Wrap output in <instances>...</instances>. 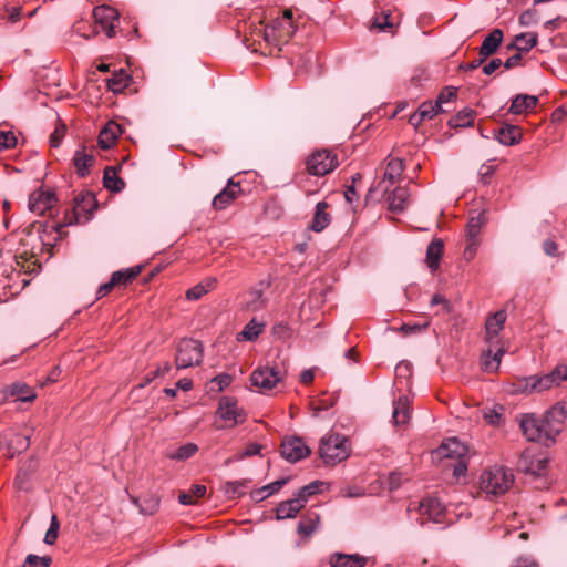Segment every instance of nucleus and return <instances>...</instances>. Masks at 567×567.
Returning <instances> with one entry per match:
<instances>
[{
	"instance_id": "obj_1",
	"label": "nucleus",
	"mask_w": 567,
	"mask_h": 567,
	"mask_svg": "<svg viewBox=\"0 0 567 567\" xmlns=\"http://www.w3.org/2000/svg\"><path fill=\"white\" fill-rule=\"evenodd\" d=\"M507 315L505 310L496 311L487 317L485 322V342L488 348L483 351L481 364L486 372H496L506 348L501 343L499 333L503 331Z\"/></svg>"
},
{
	"instance_id": "obj_2",
	"label": "nucleus",
	"mask_w": 567,
	"mask_h": 567,
	"mask_svg": "<svg viewBox=\"0 0 567 567\" xmlns=\"http://www.w3.org/2000/svg\"><path fill=\"white\" fill-rule=\"evenodd\" d=\"M514 483V474L503 466H493L485 470L480 477V489L487 496L504 495Z\"/></svg>"
},
{
	"instance_id": "obj_3",
	"label": "nucleus",
	"mask_w": 567,
	"mask_h": 567,
	"mask_svg": "<svg viewBox=\"0 0 567 567\" xmlns=\"http://www.w3.org/2000/svg\"><path fill=\"white\" fill-rule=\"evenodd\" d=\"M351 447L347 436L329 433L320 441L319 454L329 465H336L350 456Z\"/></svg>"
},
{
	"instance_id": "obj_4",
	"label": "nucleus",
	"mask_w": 567,
	"mask_h": 567,
	"mask_svg": "<svg viewBox=\"0 0 567 567\" xmlns=\"http://www.w3.org/2000/svg\"><path fill=\"white\" fill-rule=\"evenodd\" d=\"M296 30L297 28L292 20V11L286 9L281 17L274 19L271 23L265 28L264 39L274 45L288 43Z\"/></svg>"
},
{
	"instance_id": "obj_5",
	"label": "nucleus",
	"mask_w": 567,
	"mask_h": 567,
	"mask_svg": "<svg viewBox=\"0 0 567 567\" xmlns=\"http://www.w3.org/2000/svg\"><path fill=\"white\" fill-rule=\"evenodd\" d=\"M203 346L194 339H183L176 350L175 364L177 369L198 365L203 360Z\"/></svg>"
},
{
	"instance_id": "obj_6",
	"label": "nucleus",
	"mask_w": 567,
	"mask_h": 567,
	"mask_svg": "<svg viewBox=\"0 0 567 567\" xmlns=\"http://www.w3.org/2000/svg\"><path fill=\"white\" fill-rule=\"evenodd\" d=\"M338 166L337 156L328 150L313 152L306 162V169L310 175L324 176Z\"/></svg>"
},
{
	"instance_id": "obj_7",
	"label": "nucleus",
	"mask_w": 567,
	"mask_h": 567,
	"mask_svg": "<svg viewBox=\"0 0 567 567\" xmlns=\"http://www.w3.org/2000/svg\"><path fill=\"white\" fill-rule=\"evenodd\" d=\"M282 380L284 373L277 367L269 365L257 368L250 375L252 386L260 393L272 390Z\"/></svg>"
},
{
	"instance_id": "obj_8",
	"label": "nucleus",
	"mask_w": 567,
	"mask_h": 567,
	"mask_svg": "<svg viewBox=\"0 0 567 567\" xmlns=\"http://www.w3.org/2000/svg\"><path fill=\"white\" fill-rule=\"evenodd\" d=\"M30 445V434L16 433L13 430H7L0 435V450L10 458L22 453Z\"/></svg>"
},
{
	"instance_id": "obj_9",
	"label": "nucleus",
	"mask_w": 567,
	"mask_h": 567,
	"mask_svg": "<svg viewBox=\"0 0 567 567\" xmlns=\"http://www.w3.org/2000/svg\"><path fill=\"white\" fill-rule=\"evenodd\" d=\"M415 509L422 518L421 525L425 524L424 519L435 524H442L445 520V506L436 497H424L419 502Z\"/></svg>"
},
{
	"instance_id": "obj_10",
	"label": "nucleus",
	"mask_w": 567,
	"mask_h": 567,
	"mask_svg": "<svg viewBox=\"0 0 567 567\" xmlns=\"http://www.w3.org/2000/svg\"><path fill=\"white\" fill-rule=\"evenodd\" d=\"M535 390L537 393L548 391L553 388L567 383V364H558L551 372L546 374H534Z\"/></svg>"
},
{
	"instance_id": "obj_11",
	"label": "nucleus",
	"mask_w": 567,
	"mask_h": 567,
	"mask_svg": "<svg viewBox=\"0 0 567 567\" xmlns=\"http://www.w3.org/2000/svg\"><path fill=\"white\" fill-rule=\"evenodd\" d=\"M310 452L309 446L298 436L286 437L281 443V455L291 463L306 458Z\"/></svg>"
},
{
	"instance_id": "obj_12",
	"label": "nucleus",
	"mask_w": 567,
	"mask_h": 567,
	"mask_svg": "<svg viewBox=\"0 0 567 567\" xmlns=\"http://www.w3.org/2000/svg\"><path fill=\"white\" fill-rule=\"evenodd\" d=\"M95 24L101 28L109 38L114 35V29L118 23V12L109 6H97L93 10Z\"/></svg>"
},
{
	"instance_id": "obj_13",
	"label": "nucleus",
	"mask_w": 567,
	"mask_h": 567,
	"mask_svg": "<svg viewBox=\"0 0 567 567\" xmlns=\"http://www.w3.org/2000/svg\"><path fill=\"white\" fill-rule=\"evenodd\" d=\"M217 413L227 426L240 424L246 420V413L238 408L237 401L228 396L220 400Z\"/></svg>"
},
{
	"instance_id": "obj_14",
	"label": "nucleus",
	"mask_w": 567,
	"mask_h": 567,
	"mask_svg": "<svg viewBox=\"0 0 567 567\" xmlns=\"http://www.w3.org/2000/svg\"><path fill=\"white\" fill-rule=\"evenodd\" d=\"M548 460L544 456L524 453L518 461V468L533 477H542L547 470Z\"/></svg>"
},
{
	"instance_id": "obj_15",
	"label": "nucleus",
	"mask_w": 567,
	"mask_h": 567,
	"mask_svg": "<svg viewBox=\"0 0 567 567\" xmlns=\"http://www.w3.org/2000/svg\"><path fill=\"white\" fill-rule=\"evenodd\" d=\"M55 204V196L52 192L38 189L29 197V209L41 216L47 210L51 209Z\"/></svg>"
},
{
	"instance_id": "obj_16",
	"label": "nucleus",
	"mask_w": 567,
	"mask_h": 567,
	"mask_svg": "<svg viewBox=\"0 0 567 567\" xmlns=\"http://www.w3.org/2000/svg\"><path fill=\"white\" fill-rule=\"evenodd\" d=\"M240 192V185L235 183L231 178L228 179L226 187L213 198V207L217 210L225 209L237 198Z\"/></svg>"
},
{
	"instance_id": "obj_17",
	"label": "nucleus",
	"mask_w": 567,
	"mask_h": 567,
	"mask_svg": "<svg viewBox=\"0 0 567 567\" xmlns=\"http://www.w3.org/2000/svg\"><path fill=\"white\" fill-rule=\"evenodd\" d=\"M540 424V417H537L535 414H525L519 422L523 434L528 441L543 444V430Z\"/></svg>"
},
{
	"instance_id": "obj_18",
	"label": "nucleus",
	"mask_w": 567,
	"mask_h": 567,
	"mask_svg": "<svg viewBox=\"0 0 567 567\" xmlns=\"http://www.w3.org/2000/svg\"><path fill=\"white\" fill-rule=\"evenodd\" d=\"M436 453L442 458H464L467 454V447L456 437H451L440 445Z\"/></svg>"
},
{
	"instance_id": "obj_19",
	"label": "nucleus",
	"mask_w": 567,
	"mask_h": 567,
	"mask_svg": "<svg viewBox=\"0 0 567 567\" xmlns=\"http://www.w3.org/2000/svg\"><path fill=\"white\" fill-rule=\"evenodd\" d=\"M331 567H365L368 558L359 554L334 553L329 558Z\"/></svg>"
},
{
	"instance_id": "obj_20",
	"label": "nucleus",
	"mask_w": 567,
	"mask_h": 567,
	"mask_svg": "<svg viewBox=\"0 0 567 567\" xmlns=\"http://www.w3.org/2000/svg\"><path fill=\"white\" fill-rule=\"evenodd\" d=\"M503 37L504 34L501 29L492 30L489 34L484 38L478 51V55L487 60V58L497 51L503 41Z\"/></svg>"
},
{
	"instance_id": "obj_21",
	"label": "nucleus",
	"mask_w": 567,
	"mask_h": 567,
	"mask_svg": "<svg viewBox=\"0 0 567 567\" xmlns=\"http://www.w3.org/2000/svg\"><path fill=\"white\" fill-rule=\"evenodd\" d=\"M542 424L540 427L543 430V444L549 445L555 442L556 436L563 431V425L558 420L549 417V414H546L540 417Z\"/></svg>"
},
{
	"instance_id": "obj_22",
	"label": "nucleus",
	"mask_w": 567,
	"mask_h": 567,
	"mask_svg": "<svg viewBox=\"0 0 567 567\" xmlns=\"http://www.w3.org/2000/svg\"><path fill=\"white\" fill-rule=\"evenodd\" d=\"M320 515L315 511H308L297 525V533L301 537H310L319 527Z\"/></svg>"
},
{
	"instance_id": "obj_23",
	"label": "nucleus",
	"mask_w": 567,
	"mask_h": 567,
	"mask_svg": "<svg viewBox=\"0 0 567 567\" xmlns=\"http://www.w3.org/2000/svg\"><path fill=\"white\" fill-rule=\"evenodd\" d=\"M74 216L76 221H79L82 217H86V215L92 214L96 200L92 193L82 194L76 196L74 199Z\"/></svg>"
},
{
	"instance_id": "obj_24",
	"label": "nucleus",
	"mask_w": 567,
	"mask_h": 567,
	"mask_svg": "<svg viewBox=\"0 0 567 567\" xmlns=\"http://www.w3.org/2000/svg\"><path fill=\"white\" fill-rule=\"evenodd\" d=\"M302 499L293 498L281 502L276 508L277 519L293 518L303 508Z\"/></svg>"
},
{
	"instance_id": "obj_25",
	"label": "nucleus",
	"mask_w": 567,
	"mask_h": 567,
	"mask_svg": "<svg viewBox=\"0 0 567 567\" xmlns=\"http://www.w3.org/2000/svg\"><path fill=\"white\" fill-rule=\"evenodd\" d=\"M121 126L115 122H109L105 127L100 132L99 145L103 150L111 148L117 137L121 135Z\"/></svg>"
},
{
	"instance_id": "obj_26",
	"label": "nucleus",
	"mask_w": 567,
	"mask_h": 567,
	"mask_svg": "<svg viewBox=\"0 0 567 567\" xmlns=\"http://www.w3.org/2000/svg\"><path fill=\"white\" fill-rule=\"evenodd\" d=\"M537 103L538 97L535 95L518 94L513 99L508 112L515 115H519L528 110L534 109Z\"/></svg>"
},
{
	"instance_id": "obj_27",
	"label": "nucleus",
	"mask_w": 567,
	"mask_h": 567,
	"mask_svg": "<svg viewBox=\"0 0 567 567\" xmlns=\"http://www.w3.org/2000/svg\"><path fill=\"white\" fill-rule=\"evenodd\" d=\"M95 157L85 152V147L75 151L73 164L79 176L84 177L89 174V168L94 164Z\"/></svg>"
},
{
	"instance_id": "obj_28",
	"label": "nucleus",
	"mask_w": 567,
	"mask_h": 567,
	"mask_svg": "<svg viewBox=\"0 0 567 567\" xmlns=\"http://www.w3.org/2000/svg\"><path fill=\"white\" fill-rule=\"evenodd\" d=\"M444 244L441 239L432 240L426 249V264L432 272L436 271L440 266V260L443 255Z\"/></svg>"
},
{
	"instance_id": "obj_29",
	"label": "nucleus",
	"mask_w": 567,
	"mask_h": 567,
	"mask_svg": "<svg viewBox=\"0 0 567 567\" xmlns=\"http://www.w3.org/2000/svg\"><path fill=\"white\" fill-rule=\"evenodd\" d=\"M409 399L405 395L399 396L398 400L393 402V422L395 425L405 424L410 420V405Z\"/></svg>"
},
{
	"instance_id": "obj_30",
	"label": "nucleus",
	"mask_w": 567,
	"mask_h": 567,
	"mask_svg": "<svg viewBox=\"0 0 567 567\" xmlns=\"http://www.w3.org/2000/svg\"><path fill=\"white\" fill-rule=\"evenodd\" d=\"M328 203L319 202L316 205V212L311 221V229L316 233L322 231L331 221L330 215L327 213Z\"/></svg>"
},
{
	"instance_id": "obj_31",
	"label": "nucleus",
	"mask_w": 567,
	"mask_h": 567,
	"mask_svg": "<svg viewBox=\"0 0 567 567\" xmlns=\"http://www.w3.org/2000/svg\"><path fill=\"white\" fill-rule=\"evenodd\" d=\"M269 287V282L261 281L259 287L251 289L249 299L247 301V309L251 311H259L265 308L267 299L264 296V290Z\"/></svg>"
},
{
	"instance_id": "obj_32",
	"label": "nucleus",
	"mask_w": 567,
	"mask_h": 567,
	"mask_svg": "<svg viewBox=\"0 0 567 567\" xmlns=\"http://www.w3.org/2000/svg\"><path fill=\"white\" fill-rule=\"evenodd\" d=\"M496 138L501 144L511 146L519 143L522 138V132L518 126L506 124L499 128Z\"/></svg>"
},
{
	"instance_id": "obj_33",
	"label": "nucleus",
	"mask_w": 567,
	"mask_h": 567,
	"mask_svg": "<svg viewBox=\"0 0 567 567\" xmlns=\"http://www.w3.org/2000/svg\"><path fill=\"white\" fill-rule=\"evenodd\" d=\"M7 393L10 396H17V400L22 402H32L37 394L32 388L25 383L16 382L8 386Z\"/></svg>"
},
{
	"instance_id": "obj_34",
	"label": "nucleus",
	"mask_w": 567,
	"mask_h": 567,
	"mask_svg": "<svg viewBox=\"0 0 567 567\" xmlns=\"http://www.w3.org/2000/svg\"><path fill=\"white\" fill-rule=\"evenodd\" d=\"M103 184L111 192H121L125 186L124 181L117 176V168L113 166L104 169Z\"/></svg>"
},
{
	"instance_id": "obj_35",
	"label": "nucleus",
	"mask_w": 567,
	"mask_h": 567,
	"mask_svg": "<svg viewBox=\"0 0 567 567\" xmlns=\"http://www.w3.org/2000/svg\"><path fill=\"white\" fill-rule=\"evenodd\" d=\"M408 199V189L403 187H398L388 196L389 208L392 212H402L406 206Z\"/></svg>"
},
{
	"instance_id": "obj_36",
	"label": "nucleus",
	"mask_w": 567,
	"mask_h": 567,
	"mask_svg": "<svg viewBox=\"0 0 567 567\" xmlns=\"http://www.w3.org/2000/svg\"><path fill=\"white\" fill-rule=\"evenodd\" d=\"M288 482V478H280L270 484L262 486L254 492H251V498L256 502H261L272 494L280 491V488Z\"/></svg>"
},
{
	"instance_id": "obj_37",
	"label": "nucleus",
	"mask_w": 567,
	"mask_h": 567,
	"mask_svg": "<svg viewBox=\"0 0 567 567\" xmlns=\"http://www.w3.org/2000/svg\"><path fill=\"white\" fill-rule=\"evenodd\" d=\"M537 44V35L535 33H520L515 37L513 44L508 49L515 48L517 51L528 52Z\"/></svg>"
},
{
	"instance_id": "obj_38",
	"label": "nucleus",
	"mask_w": 567,
	"mask_h": 567,
	"mask_svg": "<svg viewBox=\"0 0 567 567\" xmlns=\"http://www.w3.org/2000/svg\"><path fill=\"white\" fill-rule=\"evenodd\" d=\"M130 82L131 76L125 71L120 70L107 80V87L114 93H121L128 86Z\"/></svg>"
},
{
	"instance_id": "obj_39",
	"label": "nucleus",
	"mask_w": 567,
	"mask_h": 567,
	"mask_svg": "<svg viewBox=\"0 0 567 567\" xmlns=\"http://www.w3.org/2000/svg\"><path fill=\"white\" fill-rule=\"evenodd\" d=\"M475 118V113L472 109L465 107L461 110L456 115H454L449 124L452 127H468L473 125Z\"/></svg>"
},
{
	"instance_id": "obj_40",
	"label": "nucleus",
	"mask_w": 567,
	"mask_h": 567,
	"mask_svg": "<svg viewBox=\"0 0 567 567\" xmlns=\"http://www.w3.org/2000/svg\"><path fill=\"white\" fill-rule=\"evenodd\" d=\"M511 392L513 394H529L536 392L535 390V378L534 375L519 378L512 383Z\"/></svg>"
},
{
	"instance_id": "obj_41",
	"label": "nucleus",
	"mask_w": 567,
	"mask_h": 567,
	"mask_svg": "<svg viewBox=\"0 0 567 567\" xmlns=\"http://www.w3.org/2000/svg\"><path fill=\"white\" fill-rule=\"evenodd\" d=\"M198 451V446L195 443H186L178 449H176L174 452L169 453L167 456L171 460L175 461H186L194 456L196 452Z\"/></svg>"
},
{
	"instance_id": "obj_42",
	"label": "nucleus",
	"mask_w": 567,
	"mask_h": 567,
	"mask_svg": "<svg viewBox=\"0 0 567 567\" xmlns=\"http://www.w3.org/2000/svg\"><path fill=\"white\" fill-rule=\"evenodd\" d=\"M404 171V163L401 158H391L388 162L386 169L384 173V177L389 179L391 183H394L399 179L401 174Z\"/></svg>"
},
{
	"instance_id": "obj_43",
	"label": "nucleus",
	"mask_w": 567,
	"mask_h": 567,
	"mask_svg": "<svg viewBox=\"0 0 567 567\" xmlns=\"http://www.w3.org/2000/svg\"><path fill=\"white\" fill-rule=\"evenodd\" d=\"M225 494L230 498H238L245 495L247 481L226 482L223 486Z\"/></svg>"
},
{
	"instance_id": "obj_44",
	"label": "nucleus",
	"mask_w": 567,
	"mask_h": 567,
	"mask_svg": "<svg viewBox=\"0 0 567 567\" xmlns=\"http://www.w3.org/2000/svg\"><path fill=\"white\" fill-rule=\"evenodd\" d=\"M33 471H34V464H33V461L31 460L29 462L27 468L21 467L18 471L17 476L14 478V486L18 489H28L29 488L30 476H31V473Z\"/></svg>"
},
{
	"instance_id": "obj_45",
	"label": "nucleus",
	"mask_w": 567,
	"mask_h": 567,
	"mask_svg": "<svg viewBox=\"0 0 567 567\" xmlns=\"http://www.w3.org/2000/svg\"><path fill=\"white\" fill-rule=\"evenodd\" d=\"M264 323L257 322L255 319L250 320L240 332L243 339L247 341L256 340L264 330Z\"/></svg>"
},
{
	"instance_id": "obj_46",
	"label": "nucleus",
	"mask_w": 567,
	"mask_h": 567,
	"mask_svg": "<svg viewBox=\"0 0 567 567\" xmlns=\"http://www.w3.org/2000/svg\"><path fill=\"white\" fill-rule=\"evenodd\" d=\"M484 214H478L472 217L466 225V237L467 239H478L481 228L484 224Z\"/></svg>"
},
{
	"instance_id": "obj_47",
	"label": "nucleus",
	"mask_w": 567,
	"mask_h": 567,
	"mask_svg": "<svg viewBox=\"0 0 567 567\" xmlns=\"http://www.w3.org/2000/svg\"><path fill=\"white\" fill-rule=\"evenodd\" d=\"M417 111L421 113V115L425 120H431L435 115H437L439 113L444 112L443 107H440V105L436 102H433V101L423 102L419 106Z\"/></svg>"
},
{
	"instance_id": "obj_48",
	"label": "nucleus",
	"mask_w": 567,
	"mask_h": 567,
	"mask_svg": "<svg viewBox=\"0 0 567 567\" xmlns=\"http://www.w3.org/2000/svg\"><path fill=\"white\" fill-rule=\"evenodd\" d=\"M322 485L321 482L319 481H315V482H311L310 484L308 485H305L303 487H301L296 494L295 496L301 501L302 499V505L306 506V503L308 502V498L312 495H315L318 489H319V486Z\"/></svg>"
},
{
	"instance_id": "obj_49",
	"label": "nucleus",
	"mask_w": 567,
	"mask_h": 567,
	"mask_svg": "<svg viewBox=\"0 0 567 567\" xmlns=\"http://www.w3.org/2000/svg\"><path fill=\"white\" fill-rule=\"evenodd\" d=\"M59 529H60V523H59L58 516L55 514H53L51 516L50 527L45 533L43 542L47 545H53L58 539Z\"/></svg>"
},
{
	"instance_id": "obj_50",
	"label": "nucleus",
	"mask_w": 567,
	"mask_h": 567,
	"mask_svg": "<svg viewBox=\"0 0 567 567\" xmlns=\"http://www.w3.org/2000/svg\"><path fill=\"white\" fill-rule=\"evenodd\" d=\"M51 557L49 556H37L33 554H30L27 556L22 567H39L41 565L42 567H49L51 565Z\"/></svg>"
},
{
	"instance_id": "obj_51",
	"label": "nucleus",
	"mask_w": 567,
	"mask_h": 567,
	"mask_svg": "<svg viewBox=\"0 0 567 567\" xmlns=\"http://www.w3.org/2000/svg\"><path fill=\"white\" fill-rule=\"evenodd\" d=\"M549 417L558 420L561 425H564V421L567 417V403L558 402L554 405L549 411H547Z\"/></svg>"
},
{
	"instance_id": "obj_52",
	"label": "nucleus",
	"mask_w": 567,
	"mask_h": 567,
	"mask_svg": "<svg viewBox=\"0 0 567 567\" xmlns=\"http://www.w3.org/2000/svg\"><path fill=\"white\" fill-rule=\"evenodd\" d=\"M17 138L12 132H0V151L14 147Z\"/></svg>"
},
{
	"instance_id": "obj_53",
	"label": "nucleus",
	"mask_w": 567,
	"mask_h": 567,
	"mask_svg": "<svg viewBox=\"0 0 567 567\" xmlns=\"http://www.w3.org/2000/svg\"><path fill=\"white\" fill-rule=\"evenodd\" d=\"M427 327H429V322H425V323H422V324H420V323H403L400 327V331L403 334L409 336V334H415V333L422 332Z\"/></svg>"
},
{
	"instance_id": "obj_54",
	"label": "nucleus",
	"mask_w": 567,
	"mask_h": 567,
	"mask_svg": "<svg viewBox=\"0 0 567 567\" xmlns=\"http://www.w3.org/2000/svg\"><path fill=\"white\" fill-rule=\"evenodd\" d=\"M456 99V89L454 86H446L437 96L436 103L442 107L444 103H447Z\"/></svg>"
},
{
	"instance_id": "obj_55",
	"label": "nucleus",
	"mask_w": 567,
	"mask_h": 567,
	"mask_svg": "<svg viewBox=\"0 0 567 567\" xmlns=\"http://www.w3.org/2000/svg\"><path fill=\"white\" fill-rule=\"evenodd\" d=\"M144 504L145 505H140V512L142 514L152 515L157 511L159 501L155 497H151L150 499L145 501Z\"/></svg>"
},
{
	"instance_id": "obj_56",
	"label": "nucleus",
	"mask_w": 567,
	"mask_h": 567,
	"mask_svg": "<svg viewBox=\"0 0 567 567\" xmlns=\"http://www.w3.org/2000/svg\"><path fill=\"white\" fill-rule=\"evenodd\" d=\"M65 125L61 124L55 127L54 132L50 135V144L52 147H58L61 143V140L65 135Z\"/></svg>"
},
{
	"instance_id": "obj_57",
	"label": "nucleus",
	"mask_w": 567,
	"mask_h": 567,
	"mask_svg": "<svg viewBox=\"0 0 567 567\" xmlns=\"http://www.w3.org/2000/svg\"><path fill=\"white\" fill-rule=\"evenodd\" d=\"M207 291H208V288H206L203 285H197L186 291V298L188 300H198L205 293H207Z\"/></svg>"
},
{
	"instance_id": "obj_58",
	"label": "nucleus",
	"mask_w": 567,
	"mask_h": 567,
	"mask_svg": "<svg viewBox=\"0 0 567 567\" xmlns=\"http://www.w3.org/2000/svg\"><path fill=\"white\" fill-rule=\"evenodd\" d=\"M272 332L276 337H278L280 339L289 338L291 334L290 328L288 327V324H286L284 322L275 324L272 328Z\"/></svg>"
},
{
	"instance_id": "obj_59",
	"label": "nucleus",
	"mask_w": 567,
	"mask_h": 567,
	"mask_svg": "<svg viewBox=\"0 0 567 567\" xmlns=\"http://www.w3.org/2000/svg\"><path fill=\"white\" fill-rule=\"evenodd\" d=\"M477 246L478 239H467V245L464 249V258L466 260H471L474 258V256L476 255Z\"/></svg>"
},
{
	"instance_id": "obj_60",
	"label": "nucleus",
	"mask_w": 567,
	"mask_h": 567,
	"mask_svg": "<svg viewBox=\"0 0 567 567\" xmlns=\"http://www.w3.org/2000/svg\"><path fill=\"white\" fill-rule=\"evenodd\" d=\"M453 466V474L455 477L464 476L467 470V464L464 458H457Z\"/></svg>"
},
{
	"instance_id": "obj_61",
	"label": "nucleus",
	"mask_w": 567,
	"mask_h": 567,
	"mask_svg": "<svg viewBox=\"0 0 567 567\" xmlns=\"http://www.w3.org/2000/svg\"><path fill=\"white\" fill-rule=\"evenodd\" d=\"M519 22L523 25H530L536 22V11L526 10L519 17Z\"/></svg>"
},
{
	"instance_id": "obj_62",
	"label": "nucleus",
	"mask_w": 567,
	"mask_h": 567,
	"mask_svg": "<svg viewBox=\"0 0 567 567\" xmlns=\"http://www.w3.org/2000/svg\"><path fill=\"white\" fill-rule=\"evenodd\" d=\"M502 65V60L499 58L492 59L488 63L483 66V73L486 75H491Z\"/></svg>"
},
{
	"instance_id": "obj_63",
	"label": "nucleus",
	"mask_w": 567,
	"mask_h": 567,
	"mask_svg": "<svg viewBox=\"0 0 567 567\" xmlns=\"http://www.w3.org/2000/svg\"><path fill=\"white\" fill-rule=\"evenodd\" d=\"M484 419L492 425H498L502 421V414L496 410H488L484 412Z\"/></svg>"
},
{
	"instance_id": "obj_64",
	"label": "nucleus",
	"mask_w": 567,
	"mask_h": 567,
	"mask_svg": "<svg viewBox=\"0 0 567 567\" xmlns=\"http://www.w3.org/2000/svg\"><path fill=\"white\" fill-rule=\"evenodd\" d=\"M511 567H538V564L530 558L520 557Z\"/></svg>"
}]
</instances>
